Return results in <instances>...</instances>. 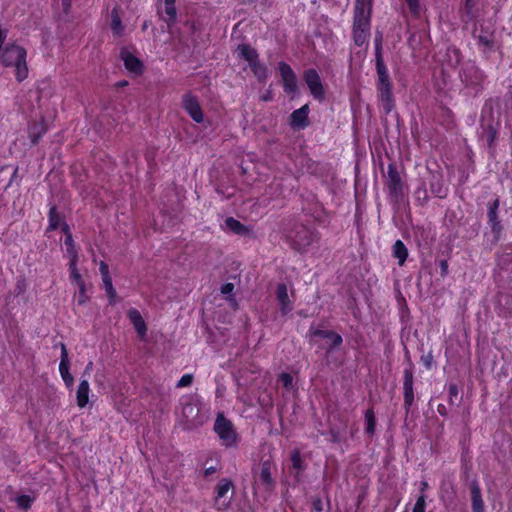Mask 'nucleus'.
<instances>
[{
	"mask_svg": "<svg viewBox=\"0 0 512 512\" xmlns=\"http://www.w3.org/2000/svg\"><path fill=\"white\" fill-rule=\"evenodd\" d=\"M475 38L478 40V43L482 45L486 49H491L493 47V33L491 31H484L482 26L480 29L475 27L474 29Z\"/></svg>",
	"mask_w": 512,
	"mask_h": 512,
	"instance_id": "6ab92c4d",
	"label": "nucleus"
},
{
	"mask_svg": "<svg viewBox=\"0 0 512 512\" xmlns=\"http://www.w3.org/2000/svg\"><path fill=\"white\" fill-rule=\"evenodd\" d=\"M317 335H320V336H325L327 338H329L331 340V343L336 346V345H339L341 344L342 342V338L340 335L336 334V333H333V332H322V331H318L316 332Z\"/></svg>",
	"mask_w": 512,
	"mask_h": 512,
	"instance_id": "72a5a7b5",
	"label": "nucleus"
},
{
	"mask_svg": "<svg viewBox=\"0 0 512 512\" xmlns=\"http://www.w3.org/2000/svg\"><path fill=\"white\" fill-rule=\"evenodd\" d=\"M408 7H409V10L411 11V13L415 14V15H418L420 13V3H419V0H405Z\"/></svg>",
	"mask_w": 512,
	"mask_h": 512,
	"instance_id": "ea45409f",
	"label": "nucleus"
},
{
	"mask_svg": "<svg viewBox=\"0 0 512 512\" xmlns=\"http://www.w3.org/2000/svg\"><path fill=\"white\" fill-rule=\"evenodd\" d=\"M165 14L167 16L166 22L170 27L171 22H173L176 18V9L174 4H165Z\"/></svg>",
	"mask_w": 512,
	"mask_h": 512,
	"instance_id": "473e14b6",
	"label": "nucleus"
},
{
	"mask_svg": "<svg viewBox=\"0 0 512 512\" xmlns=\"http://www.w3.org/2000/svg\"><path fill=\"white\" fill-rule=\"evenodd\" d=\"M127 317L130 320V322L132 323L138 336L140 338H144L147 333V326H146V323H145L141 313L135 308H130L127 312Z\"/></svg>",
	"mask_w": 512,
	"mask_h": 512,
	"instance_id": "ddd939ff",
	"label": "nucleus"
},
{
	"mask_svg": "<svg viewBox=\"0 0 512 512\" xmlns=\"http://www.w3.org/2000/svg\"><path fill=\"white\" fill-rule=\"evenodd\" d=\"M393 254L399 260V265H403L408 256V251L402 241L397 240L394 243Z\"/></svg>",
	"mask_w": 512,
	"mask_h": 512,
	"instance_id": "b1692460",
	"label": "nucleus"
},
{
	"mask_svg": "<svg viewBox=\"0 0 512 512\" xmlns=\"http://www.w3.org/2000/svg\"><path fill=\"white\" fill-rule=\"evenodd\" d=\"M237 53L240 57L245 59L249 63V65H251L252 63L257 61L258 55H257L256 51L253 48H251L249 45H246V44L239 45L237 48Z\"/></svg>",
	"mask_w": 512,
	"mask_h": 512,
	"instance_id": "412c9836",
	"label": "nucleus"
},
{
	"mask_svg": "<svg viewBox=\"0 0 512 512\" xmlns=\"http://www.w3.org/2000/svg\"><path fill=\"white\" fill-rule=\"evenodd\" d=\"M365 421H366V432L372 435L375 431V416L372 410H367L365 413Z\"/></svg>",
	"mask_w": 512,
	"mask_h": 512,
	"instance_id": "cd10ccee",
	"label": "nucleus"
},
{
	"mask_svg": "<svg viewBox=\"0 0 512 512\" xmlns=\"http://www.w3.org/2000/svg\"><path fill=\"white\" fill-rule=\"evenodd\" d=\"M27 51L16 43H7L0 46V63L11 68L17 81H24L29 74L27 65Z\"/></svg>",
	"mask_w": 512,
	"mask_h": 512,
	"instance_id": "f257e3e1",
	"label": "nucleus"
},
{
	"mask_svg": "<svg viewBox=\"0 0 512 512\" xmlns=\"http://www.w3.org/2000/svg\"><path fill=\"white\" fill-rule=\"evenodd\" d=\"M70 1H71V0H63V4H64L65 6H69V5H70Z\"/></svg>",
	"mask_w": 512,
	"mask_h": 512,
	"instance_id": "864d4df0",
	"label": "nucleus"
},
{
	"mask_svg": "<svg viewBox=\"0 0 512 512\" xmlns=\"http://www.w3.org/2000/svg\"><path fill=\"white\" fill-rule=\"evenodd\" d=\"M450 393L454 395L457 394V388L455 385L450 386Z\"/></svg>",
	"mask_w": 512,
	"mask_h": 512,
	"instance_id": "3c124183",
	"label": "nucleus"
},
{
	"mask_svg": "<svg viewBox=\"0 0 512 512\" xmlns=\"http://www.w3.org/2000/svg\"><path fill=\"white\" fill-rule=\"evenodd\" d=\"M198 414V409L195 405L188 403L182 408V415L187 419L190 424H194V417Z\"/></svg>",
	"mask_w": 512,
	"mask_h": 512,
	"instance_id": "a878e982",
	"label": "nucleus"
},
{
	"mask_svg": "<svg viewBox=\"0 0 512 512\" xmlns=\"http://www.w3.org/2000/svg\"><path fill=\"white\" fill-rule=\"evenodd\" d=\"M498 205H499V202L498 200H495L493 205L490 207V210H489V220L491 222H494L496 221V218H497V208H498Z\"/></svg>",
	"mask_w": 512,
	"mask_h": 512,
	"instance_id": "37998d69",
	"label": "nucleus"
},
{
	"mask_svg": "<svg viewBox=\"0 0 512 512\" xmlns=\"http://www.w3.org/2000/svg\"><path fill=\"white\" fill-rule=\"evenodd\" d=\"M60 223V216L57 214L55 208H51L49 214V229L54 230Z\"/></svg>",
	"mask_w": 512,
	"mask_h": 512,
	"instance_id": "2f4dec72",
	"label": "nucleus"
},
{
	"mask_svg": "<svg viewBox=\"0 0 512 512\" xmlns=\"http://www.w3.org/2000/svg\"><path fill=\"white\" fill-rule=\"evenodd\" d=\"M254 75L259 79L267 77V69L264 65L260 64L258 60L250 65Z\"/></svg>",
	"mask_w": 512,
	"mask_h": 512,
	"instance_id": "c85d7f7f",
	"label": "nucleus"
},
{
	"mask_svg": "<svg viewBox=\"0 0 512 512\" xmlns=\"http://www.w3.org/2000/svg\"><path fill=\"white\" fill-rule=\"evenodd\" d=\"M210 472H212V469H207V470H206V474H208V473H210Z\"/></svg>",
	"mask_w": 512,
	"mask_h": 512,
	"instance_id": "4d7b16f0",
	"label": "nucleus"
},
{
	"mask_svg": "<svg viewBox=\"0 0 512 512\" xmlns=\"http://www.w3.org/2000/svg\"><path fill=\"white\" fill-rule=\"evenodd\" d=\"M304 80L311 95L317 100H323L325 92L318 73L313 69L307 70L304 73Z\"/></svg>",
	"mask_w": 512,
	"mask_h": 512,
	"instance_id": "1a4fd4ad",
	"label": "nucleus"
},
{
	"mask_svg": "<svg viewBox=\"0 0 512 512\" xmlns=\"http://www.w3.org/2000/svg\"><path fill=\"white\" fill-rule=\"evenodd\" d=\"M471 500L473 512H484V503L480 488L477 485L471 486Z\"/></svg>",
	"mask_w": 512,
	"mask_h": 512,
	"instance_id": "aec40b11",
	"label": "nucleus"
},
{
	"mask_svg": "<svg viewBox=\"0 0 512 512\" xmlns=\"http://www.w3.org/2000/svg\"><path fill=\"white\" fill-rule=\"evenodd\" d=\"M292 466L293 468L297 470H301L303 468L302 466V459L300 456V453L298 451H294L291 456Z\"/></svg>",
	"mask_w": 512,
	"mask_h": 512,
	"instance_id": "4c0bfd02",
	"label": "nucleus"
},
{
	"mask_svg": "<svg viewBox=\"0 0 512 512\" xmlns=\"http://www.w3.org/2000/svg\"><path fill=\"white\" fill-rule=\"evenodd\" d=\"M192 381H193V377L191 374H184L179 379V381L177 383V387L182 388V387L190 386L192 384Z\"/></svg>",
	"mask_w": 512,
	"mask_h": 512,
	"instance_id": "a19ab883",
	"label": "nucleus"
},
{
	"mask_svg": "<svg viewBox=\"0 0 512 512\" xmlns=\"http://www.w3.org/2000/svg\"><path fill=\"white\" fill-rule=\"evenodd\" d=\"M279 381L282 383V385L289 389L292 387V382H293V378L290 374L288 373H282L280 376H279Z\"/></svg>",
	"mask_w": 512,
	"mask_h": 512,
	"instance_id": "58836bf2",
	"label": "nucleus"
},
{
	"mask_svg": "<svg viewBox=\"0 0 512 512\" xmlns=\"http://www.w3.org/2000/svg\"><path fill=\"white\" fill-rule=\"evenodd\" d=\"M232 489V482L227 479H222L217 484V496L216 505L219 509H226L231 497H228V493Z\"/></svg>",
	"mask_w": 512,
	"mask_h": 512,
	"instance_id": "f8f14e48",
	"label": "nucleus"
},
{
	"mask_svg": "<svg viewBox=\"0 0 512 512\" xmlns=\"http://www.w3.org/2000/svg\"><path fill=\"white\" fill-rule=\"evenodd\" d=\"M75 301L78 305H83L88 301L86 285H84L82 289H78V293L75 295Z\"/></svg>",
	"mask_w": 512,
	"mask_h": 512,
	"instance_id": "f704fd0d",
	"label": "nucleus"
},
{
	"mask_svg": "<svg viewBox=\"0 0 512 512\" xmlns=\"http://www.w3.org/2000/svg\"><path fill=\"white\" fill-rule=\"evenodd\" d=\"M279 72L283 81L284 91L294 96L298 91V85L296 75L292 68L284 62H280Z\"/></svg>",
	"mask_w": 512,
	"mask_h": 512,
	"instance_id": "6e6552de",
	"label": "nucleus"
},
{
	"mask_svg": "<svg viewBox=\"0 0 512 512\" xmlns=\"http://www.w3.org/2000/svg\"><path fill=\"white\" fill-rule=\"evenodd\" d=\"M176 0H165V4H174Z\"/></svg>",
	"mask_w": 512,
	"mask_h": 512,
	"instance_id": "603ef678",
	"label": "nucleus"
},
{
	"mask_svg": "<svg viewBox=\"0 0 512 512\" xmlns=\"http://www.w3.org/2000/svg\"><path fill=\"white\" fill-rule=\"evenodd\" d=\"M90 385L86 379L80 381L76 391V403L79 408H84L89 403Z\"/></svg>",
	"mask_w": 512,
	"mask_h": 512,
	"instance_id": "f3484780",
	"label": "nucleus"
},
{
	"mask_svg": "<svg viewBox=\"0 0 512 512\" xmlns=\"http://www.w3.org/2000/svg\"><path fill=\"white\" fill-rule=\"evenodd\" d=\"M412 512H425V496L418 497Z\"/></svg>",
	"mask_w": 512,
	"mask_h": 512,
	"instance_id": "79ce46f5",
	"label": "nucleus"
},
{
	"mask_svg": "<svg viewBox=\"0 0 512 512\" xmlns=\"http://www.w3.org/2000/svg\"><path fill=\"white\" fill-rule=\"evenodd\" d=\"M376 66L378 74L377 88L380 101L385 112L389 113L394 107V101L388 71L380 54L377 55Z\"/></svg>",
	"mask_w": 512,
	"mask_h": 512,
	"instance_id": "f03ea898",
	"label": "nucleus"
},
{
	"mask_svg": "<svg viewBox=\"0 0 512 512\" xmlns=\"http://www.w3.org/2000/svg\"><path fill=\"white\" fill-rule=\"evenodd\" d=\"M120 57L124 63L126 70L134 75L139 76L144 71V65L142 61L130 50L124 48L120 52Z\"/></svg>",
	"mask_w": 512,
	"mask_h": 512,
	"instance_id": "0eeeda50",
	"label": "nucleus"
},
{
	"mask_svg": "<svg viewBox=\"0 0 512 512\" xmlns=\"http://www.w3.org/2000/svg\"><path fill=\"white\" fill-rule=\"evenodd\" d=\"M46 132V128L43 122H35L30 125L28 133L33 143L37 142V140Z\"/></svg>",
	"mask_w": 512,
	"mask_h": 512,
	"instance_id": "5701e85b",
	"label": "nucleus"
},
{
	"mask_svg": "<svg viewBox=\"0 0 512 512\" xmlns=\"http://www.w3.org/2000/svg\"><path fill=\"white\" fill-rule=\"evenodd\" d=\"M210 472H212V469H207V470H206V474H208V473H210Z\"/></svg>",
	"mask_w": 512,
	"mask_h": 512,
	"instance_id": "6e6d98bb",
	"label": "nucleus"
},
{
	"mask_svg": "<svg viewBox=\"0 0 512 512\" xmlns=\"http://www.w3.org/2000/svg\"><path fill=\"white\" fill-rule=\"evenodd\" d=\"M276 296L279 302L281 313L283 315L290 313L293 309V303L289 298L287 287L285 284H279L277 286Z\"/></svg>",
	"mask_w": 512,
	"mask_h": 512,
	"instance_id": "4468645a",
	"label": "nucleus"
},
{
	"mask_svg": "<svg viewBox=\"0 0 512 512\" xmlns=\"http://www.w3.org/2000/svg\"><path fill=\"white\" fill-rule=\"evenodd\" d=\"M387 185L392 194L398 195L399 193H401V190H402L401 178H400L398 172L396 171V169L392 165H389V167H388Z\"/></svg>",
	"mask_w": 512,
	"mask_h": 512,
	"instance_id": "dca6fc26",
	"label": "nucleus"
},
{
	"mask_svg": "<svg viewBox=\"0 0 512 512\" xmlns=\"http://www.w3.org/2000/svg\"><path fill=\"white\" fill-rule=\"evenodd\" d=\"M77 254L76 251L71 250V261L69 262V271H70V278L72 283H74L78 289H82L86 283L84 282L81 274L79 273L77 266Z\"/></svg>",
	"mask_w": 512,
	"mask_h": 512,
	"instance_id": "a211bd4d",
	"label": "nucleus"
},
{
	"mask_svg": "<svg viewBox=\"0 0 512 512\" xmlns=\"http://www.w3.org/2000/svg\"><path fill=\"white\" fill-rule=\"evenodd\" d=\"M309 113L308 105H304L301 108L295 110L290 117L291 126L293 128H304L307 125V117Z\"/></svg>",
	"mask_w": 512,
	"mask_h": 512,
	"instance_id": "2eb2a0df",
	"label": "nucleus"
},
{
	"mask_svg": "<svg viewBox=\"0 0 512 512\" xmlns=\"http://www.w3.org/2000/svg\"><path fill=\"white\" fill-rule=\"evenodd\" d=\"M404 395H405L406 403L410 404L412 402V399H413V387L411 388L410 391L404 390Z\"/></svg>",
	"mask_w": 512,
	"mask_h": 512,
	"instance_id": "de8ad7c7",
	"label": "nucleus"
},
{
	"mask_svg": "<svg viewBox=\"0 0 512 512\" xmlns=\"http://www.w3.org/2000/svg\"><path fill=\"white\" fill-rule=\"evenodd\" d=\"M111 29L116 36H120L123 33V26L121 24V20L114 9L111 14Z\"/></svg>",
	"mask_w": 512,
	"mask_h": 512,
	"instance_id": "bb28decb",
	"label": "nucleus"
},
{
	"mask_svg": "<svg viewBox=\"0 0 512 512\" xmlns=\"http://www.w3.org/2000/svg\"><path fill=\"white\" fill-rule=\"evenodd\" d=\"M63 231L67 234L66 238H65V241H64V244L66 246L68 257L71 260V250L75 251L74 246H73V239H72V236L68 233V226L67 225L63 226Z\"/></svg>",
	"mask_w": 512,
	"mask_h": 512,
	"instance_id": "7c9ffc66",
	"label": "nucleus"
},
{
	"mask_svg": "<svg viewBox=\"0 0 512 512\" xmlns=\"http://www.w3.org/2000/svg\"><path fill=\"white\" fill-rule=\"evenodd\" d=\"M316 239V232L305 226L299 227L292 236L293 245L298 250H306Z\"/></svg>",
	"mask_w": 512,
	"mask_h": 512,
	"instance_id": "423d86ee",
	"label": "nucleus"
},
{
	"mask_svg": "<svg viewBox=\"0 0 512 512\" xmlns=\"http://www.w3.org/2000/svg\"><path fill=\"white\" fill-rule=\"evenodd\" d=\"M413 387V374L409 369H405L404 371V390L410 391Z\"/></svg>",
	"mask_w": 512,
	"mask_h": 512,
	"instance_id": "c9c22d12",
	"label": "nucleus"
},
{
	"mask_svg": "<svg viewBox=\"0 0 512 512\" xmlns=\"http://www.w3.org/2000/svg\"><path fill=\"white\" fill-rule=\"evenodd\" d=\"M224 229L239 235L246 233V228L238 220L232 217L225 220Z\"/></svg>",
	"mask_w": 512,
	"mask_h": 512,
	"instance_id": "4be33fe9",
	"label": "nucleus"
},
{
	"mask_svg": "<svg viewBox=\"0 0 512 512\" xmlns=\"http://www.w3.org/2000/svg\"><path fill=\"white\" fill-rule=\"evenodd\" d=\"M105 293L109 299L110 304H115L118 300L117 298V292L113 287L112 279L111 277H106V279L102 280Z\"/></svg>",
	"mask_w": 512,
	"mask_h": 512,
	"instance_id": "393cba45",
	"label": "nucleus"
},
{
	"mask_svg": "<svg viewBox=\"0 0 512 512\" xmlns=\"http://www.w3.org/2000/svg\"><path fill=\"white\" fill-rule=\"evenodd\" d=\"M440 267H441V272H442V275H446L447 272H448V263L446 260H442L440 262Z\"/></svg>",
	"mask_w": 512,
	"mask_h": 512,
	"instance_id": "09e8293b",
	"label": "nucleus"
},
{
	"mask_svg": "<svg viewBox=\"0 0 512 512\" xmlns=\"http://www.w3.org/2000/svg\"><path fill=\"white\" fill-rule=\"evenodd\" d=\"M183 108L195 122H203L204 115L200 104L195 97L191 95H185L183 98Z\"/></svg>",
	"mask_w": 512,
	"mask_h": 512,
	"instance_id": "9b49d317",
	"label": "nucleus"
},
{
	"mask_svg": "<svg viewBox=\"0 0 512 512\" xmlns=\"http://www.w3.org/2000/svg\"><path fill=\"white\" fill-rule=\"evenodd\" d=\"M59 372H60L62 380L65 383V386L67 387V389H69L71 391L73 389V385H74V378L70 373V361H69L66 346L64 344H61V357H60V363H59Z\"/></svg>",
	"mask_w": 512,
	"mask_h": 512,
	"instance_id": "9d476101",
	"label": "nucleus"
},
{
	"mask_svg": "<svg viewBox=\"0 0 512 512\" xmlns=\"http://www.w3.org/2000/svg\"><path fill=\"white\" fill-rule=\"evenodd\" d=\"M372 0H356L355 12L363 14H370Z\"/></svg>",
	"mask_w": 512,
	"mask_h": 512,
	"instance_id": "c756f323",
	"label": "nucleus"
},
{
	"mask_svg": "<svg viewBox=\"0 0 512 512\" xmlns=\"http://www.w3.org/2000/svg\"><path fill=\"white\" fill-rule=\"evenodd\" d=\"M273 466L269 461H265L254 474V489L256 492L270 491L274 486L272 478Z\"/></svg>",
	"mask_w": 512,
	"mask_h": 512,
	"instance_id": "7ed1b4c3",
	"label": "nucleus"
},
{
	"mask_svg": "<svg viewBox=\"0 0 512 512\" xmlns=\"http://www.w3.org/2000/svg\"><path fill=\"white\" fill-rule=\"evenodd\" d=\"M234 290V285L232 283H226L221 287V293L224 295H230Z\"/></svg>",
	"mask_w": 512,
	"mask_h": 512,
	"instance_id": "c03bdc74",
	"label": "nucleus"
},
{
	"mask_svg": "<svg viewBox=\"0 0 512 512\" xmlns=\"http://www.w3.org/2000/svg\"><path fill=\"white\" fill-rule=\"evenodd\" d=\"M33 499L28 495H21L16 498V502L18 506L21 508L27 509L31 506Z\"/></svg>",
	"mask_w": 512,
	"mask_h": 512,
	"instance_id": "e433bc0d",
	"label": "nucleus"
},
{
	"mask_svg": "<svg viewBox=\"0 0 512 512\" xmlns=\"http://www.w3.org/2000/svg\"><path fill=\"white\" fill-rule=\"evenodd\" d=\"M427 487V483L426 482H423L422 483V489H425Z\"/></svg>",
	"mask_w": 512,
	"mask_h": 512,
	"instance_id": "5fc2aeb1",
	"label": "nucleus"
},
{
	"mask_svg": "<svg viewBox=\"0 0 512 512\" xmlns=\"http://www.w3.org/2000/svg\"><path fill=\"white\" fill-rule=\"evenodd\" d=\"M431 189H432V192L438 196V197H443L444 194H445V191L442 189V187L440 186H435V185H432L431 186Z\"/></svg>",
	"mask_w": 512,
	"mask_h": 512,
	"instance_id": "49530a36",
	"label": "nucleus"
},
{
	"mask_svg": "<svg viewBox=\"0 0 512 512\" xmlns=\"http://www.w3.org/2000/svg\"><path fill=\"white\" fill-rule=\"evenodd\" d=\"M6 37V32L0 27V43L4 41Z\"/></svg>",
	"mask_w": 512,
	"mask_h": 512,
	"instance_id": "8fccbe9b",
	"label": "nucleus"
},
{
	"mask_svg": "<svg viewBox=\"0 0 512 512\" xmlns=\"http://www.w3.org/2000/svg\"><path fill=\"white\" fill-rule=\"evenodd\" d=\"M370 28V14L355 12L353 38L357 46H363L367 42Z\"/></svg>",
	"mask_w": 512,
	"mask_h": 512,
	"instance_id": "20e7f679",
	"label": "nucleus"
},
{
	"mask_svg": "<svg viewBox=\"0 0 512 512\" xmlns=\"http://www.w3.org/2000/svg\"><path fill=\"white\" fill-rule=\"evenodd\" d=\"M99 270L102 275V280L106 279V277H110L108 266L104 262L100 263Z\"/></svg>",
	"mask_w": 512,
	"mask_h": 512,
	"instance_id": "a18cd8bd",
	"label": "nucleus"
},
{
	"mask_svg": "<svg viewBox=\"0 0 512 512\" xmlns=\"http://www.w3.org/2000/svg\"><path fill=\"white\" fill-rule=\"evenodd\" d=\"M214 430L219 436L223 445L230 447L236 444L237 435L233 429L232 423L225 419L223 416L217 417Z\"/></svg>",
	"mask_w": 512,
	"mask_h": 512,
	"instance_id": "39448f33",
	"label": "nucleus"
}]
</instances>
